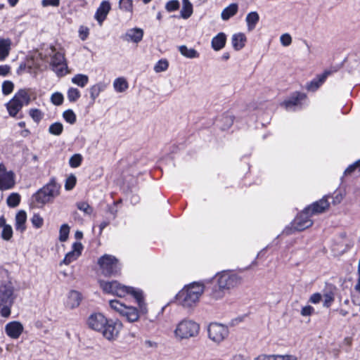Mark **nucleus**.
Listing matches in <instances>:
<instances>
[{
    "mask_svg": "<svg viewBox=\"0 0 360 360\" xmlns=\"http://www.w3.org/2000/svg\"><path fill=\"white\" fill-rule=\"evenodd\" d=\"M99 283L102 290L106 293L112 294L120 297L131 295L136 300L139 311L136 308L127 306L116 300H110L109 302L110 307L125 318L127 321L130 323L137 321L139 319V312L146 314L147 308L143 302L141 290L122 285L116 281H101Z\"/></svg>",
    "mask_w": 360,
    "mask_h": 360,
    "instance_id": "nucleus-1",
    "label": "nucleus"
},
{
    "mask_svg": "<svg viewBox=\"0 0 360 360\" xmlns=\"http://www.w3.org/2000/svg\"><path fill=\"white\" fill-rule=\"evenodd\" d=\"M217 283V289L212 290L211 296L214 300L222 299L226 292L237 287L240 284V278L229 271H222L215 276Z\"/></svg>",
    "mask_w": 360,
    "mask_h": 360,
    "instance_id": "nucleus-2",
    "label": "nucleus"
},
{
    "mask_svg": "<svg viewBox=\"0 0 360 360\" xmlns=\"http://www.w3.org/2000/svg\"><path fill=\"white\" fill-rule=\"evenodd\" d=\"M204 291V286L194 283L183 288L176 296L178 302L185 307L195 304Z\"/></svg>",
    "mask_w": 360,
    "mask_h": 360,
    "instance_id": "nucleus-3",
    "label": "nucleus"
},
{
    "mask_svg": "<svg viewBox=\"0 0 360 360\" xmlns=\"http://www.w3.org/2000/svg\"><path fill=\"white\" fill-rule=\"evenodd\" d=\"M60 185L54 180L39 189L34 195L33 199L38 207H42L46 203L51 202L60 193Z\"/></svg>",
    "mask_w": 360,
    "mask_h": 360,
    "instance_id": "nucleus-4",
    "label": "nucleus"
},
{
    "mask_svg": "<svg viewBox=\"0 0 360 360\" xmlns=\"http://www.w3.org/2000/svg\"><path fill=\"white\" fill-rule=\"evenodd\" d=\"M199 330L200 326L196 322L184 319L177 324L174 330V335L177 339L181 340L197 336Z\"/></svg>",
    "mask_w": 360,
    "mask_h": 360,
    "instance_id": "nucleus-5",
    "label": "nucleus"
},
{
    "mask_svg": "<svg viewBox=\"0 0 360 360\" xmlns=\"http://www.w3.org/2000/svg\"><path fill=\"white\" fill-rule=\"evenodd\" d=\"M30 102V96L25 89L18 91L13 98L6 104V108L10 116L15 117L24 105Z\"/></svg>",
    "mask_w": 360,
    "mask_h": 360,
    "instance_id": "nucleus-6",
    "label": "nucleus"
},
{
    "mask_svg": "<svg viewBox=\"0 0 360 360\" xmlns=\"http://www.w3.org/2000/svg\"><path fill=\"white\" fill-rule=\"evenodd\" d=\"M13 290L11 286L4 285L0 288V313L3 317H8L11 308L13 304Z\"/></svg>",
    "mask_w": 360,
    "mask_h": 360,
    "instance_id": "nucleus-7",
    "label": "nucleus"
},
{
    "mask_svg": "<svg viewBox=\"0 0 360 360\" xmlns=\"http://www.w3.org/2000/svg\"><path fill=\"white\" fill-rule=\"evenodd\" d=\"M209 339L216 344L222 342L229 335V328L221 323H211L207 328Z\"/></svg>",
    "mask_w": 360,
    "mask_h": 360,
    "instance_id": "nucleus-8",
    "label": "nucleus"
},
{
    "mask_svg": "<svg viewBox=\"0 0 360 360\" xmlns=\"http://www.w3.org/2000/svg\"><path fill=\"white\" fill-rule=\"evenodd\" d=\"M51 65L52 66L53 70L58 76H63L65 75L67 72L68 66L64 57V53L59 51H56L54 47H51Z\"/></svg>",
    "mask_w": 360,
    "mask_h": 360,
    "instance_id": "nucleus-9",
    "label": "nucleus"
},
{
    "mask_svg": "<svg viewBox=\"0 0 360 360\" xmlns=\"http://www.w3.org/2000/svg\"><path fill=\"white\" fill-rule=\"evenodd\" d=\"M98 264L105 276H111L117 271V259L114 256L104 255L99 258Z\"/></svg>",
    "mask_w": 360,
    "mask_h": 360,
    "instance_id": "nucleus-10",
    "label": "nucleus"
},
{
    "mask_svg": "<svg viewBox=\"0 0 360 360\" xmlns=\"http://www.w3.org/2000/svg\"><path fill=\"white\" fill-rule=\"evenodd\" d=\"M15 173L12 170L8 171L3 163H0V190H9L15 184Z\"/></svg>",
    "mask_w": 360,
    "mask_h": 360,
    "instance_id": "nucleus-11",
    "label": "nucleus"
},
{
    "mask_svg": "<svg viewBox=\"0 0 360 360\" xmlns=\"http://www.w3.org/2000/svg\"><path fill=\"white\" fill-rule=\"evenodd\" d=\"M122 327V323L119 321L108 320V323L102 330L103 336L108 340L115 339L120 329Z\"/></svg>",
    "mask_w": 360,
    "mask_h": 360,
    "instance_id": "nucleus-12",
    "label": "nucleus"
},
{
    "mask_svg": "<svg viewBox=\"0 0 360 360\" xmlns=\"http://www.w3.org/2000/svg\"><path fill=\"white\" fill-rule=\"evenodd\" d=\"M310 214L307 212L304 209V210L295 219L293 229L296 231H301L311 226L313 221L310 219Z\"/></svg>",
    "mask_w": 360,
    "mask_h": 360,
    "instance_id": "nucleus-13",
    "label": "nucleus"
},
{
    "mask_svg": "<svg viewBox=\"0 0 360 360\" xmlns=\"http://www.w3.org/2000/svg\"><path fill=\"white\" fill-rule=\"evenodd\" d=\"M330 206L328 201L327 197L325 196L320 200L316 201L305 208L307 212H309L310 215L318 214L326 211Z\"/></svg>",
    "mask_w": 360,
    "mask_h": 360,
    "instance_id": "nucleus-14",
    "label": "nucleus"
},
{
    "mask_svg": "<svg viewBox=\"0 0 360 360\" xmlns=\"http://www.w3.org/2000/svg\"><path fill=\"white\" fill-rule=\"evenodd\" d=\"M23 330L22 324L16 321L9 322L5 326L6 335L13 339H18L22 333Z\"/></svg>",
    "mask_w": 360,
    "mask_h": 360,
    "instance_id": "nucleus-15",
    "label": "nucleus"
},
{
    "mask_svg": "<svg viewBox=\"0 0 360 360\" xmlns=\"http://www.w3.org/2000/svg\"><path fill=\"white\" fill-rule=\"evenodd\" d=\"M107 323L108 319L100 313L92 314L88 319L89 326L95 330H102Z\"/></svg>",
    "mask_w": 360,
    "mask_h": 360,
    "instance_id": "nucleus-16",
    "label": "nucleus"
},
{
    "mask_svg": "<svg viewBox=\"0 0 360 360\" xmlns=\"http://www.w3.org/2000/svg\"><path fill=\"white\" fill-rule=\"evenodd\" d=\"M143 36V30L136 27L128 30L121 38L125 41L138 44L142 40Z\"/></svg>",
    "mask_w": 360,
    "mask_h": 360,
    "instance_id": "nucleus-17",
    "label": "nucleus"
},
{
    "mask_svg": "<svg viewBox=\"0 0 360 360\" xmlns=\"http://www.w3.org/2000/svg\"><path fill=\"white\" fill-rule=\"evenodd\" d=\"M82 249L83 246L81 243H75L72 245V250L65 255V258L60 262V265L63 264L68 265L75 261L80 256Z\"/></svg>",
    "mask_w": 360,
    "mask_h": 360,
    "instance_id": "nucleus-18",
    "label": "nucleus"
},
{
    "mask_svg": "<svg viewBox=\"0 0 360 360\" xmlns=\"http://www.w3.org/2000/svg\"><path fill=\"white\" fill-rule=\"evenodd\" d=\"M82 299L83 297L79 291L72 290L68 295L66 307L71 309H75L80 305Z\"/></svg>",
    "mask_w": 360,
    "mask_h": 360,
    "instance_id": "nucleus-19",
    "label": "nucleus"
},
{
    "mask_svg": "<svg viewBox=\"0 0 360 360\" xmlns=\"http://www.w3.org/2000/svg\"><path fill=\"white\" fill-rule=\"evenodd\" d=\"M110 10V4L109 1H103L98 8L95 15V18L97 20L100 25H101L103 20L106 18Z\"/></svg>",
    "mask_w": 360,
    "mask_h": 360,
    "instance_id": "nucleus-20",
    "label": "nucleus"
},
{
    "mask_svg": "<svg viewBox=\"0 0 360 360\" xmlns=\"http://www.w3.org/2000/svg\"><path fill=\"white\" fill-rule=\"evenodd\" d=\"M11 46L10 39L0 38V61L4 60L9 55Z\"/></svg>",
    "mask_w": 360,
    "mask_h": 360,
    "instance_id": "nucleus-21",
    "label": "nucleus"
},
{
    "mask_svg": "<svg viewBox=\"0 0 360 360\" xmlns=\"http://www.w3.org/2000/svg\"><path fill=\"white\" fill-rule=\"evenodd\" d=\"M27 214L24 210L19 211L15 215V229L22 233L26 229Z\"/></svg>",
    "mask_w": 360,
    "mask_h": 360,
    "instance_id": "nucleus-22",
    "label": "nucleus"
},
{
    "mask_svg": "<svg viewBox=\"0 0 360 360\" xmlns=\"http://www.w3.org/2000/svg\"><path fill=\"white\" fill-rule=\"evenodd\" d=\"M338 243L340 244V248L337 250L341 252L347 251L354 245L353 240L350 238L347 237L345 233L340 234V241Z\"/></svg>",
    "mask_w": 360,
    "mask_h": 360,
    "instance_id": "nucleus-23",
    "label": "nucleus"
},
{
    "mask_svg": "<svg viewBox=\"0 0 360 360\" xmlns=\"http://www.w3.org/2000/svg\"><path fill=\"white\" fill-rule=\"evenodd\" d=\"M226 41V34L223 32L219 33L212 40V47L214 51H219L225 46Z\"/></svg>",
    "mask_w": 360,
    "mask_h": 360,
    "instance_id": "nucleus-24",
    "label": "nucleus"
},
{
    "mask_svg": "<svg viewBox=\"0 0 360 360\" xmlns=\"http://www.w3.org/2000/svg\"><path fill=\"white\" fill-rule=\"evenodd\" d=\"M304 98L305 94L297 92L294 94L288 100L285 101L283 104L285 108L289 109L293 106L299 105L300 101Z\"/></svg>",
    "mask_w": 360,
    "mask_h": 360,
    "instance_id": "nucleus-25",
    "label": "nucleus"
},
{
    "mask_svg": "<svg viewBox=\"0 0 360 360\" xmlns=\"http://www.w3.org/2000/svg\"><path fill=\"white\" fill-rule=\"evenodd\" d=\"M232 45L235 50H240L245 46L246 37L243 33L235 34L232 37Z\"/></svg>",
    "mask_w": 360,
    "mask_h": 360,
    "instance_id": "nucleus-26",
    "label": "nucleus"
},
{
    "mask_svg": "<svg viewBox=\"0 0 360 360\" xmlns=\"http://www.w3.org/2000/svg\"><path fill=\"white\" fill-rule=\"evenodd\" d=\"M238 10L237 4L233 3L226 7L221 12V17L224 20H228L230 18L235 15Z\"/></svg>",
    "mask_w": 360,
    "mask_h": 360,
    "instance_id": "nucleus-27",
    "label": "nucleus"
},
{
    "mask_svg": "<svg viewBox=\"0 0 360 360\" xmlns=\"http://www.w3.org/2000/svg\"><path fill=\"white\" fill-rule=\"evenodd\" d=\"M259 20V14L256 11H252L249 13L245 18V21L249 31L253 30Z\"/></svg>",
    "mask_w": 360,
    "mask_h": 360,
    "instance_id": "nucleus-28",
    "label": "nucleus"
},
{
    "mask_svg": "<svg viewBox=\"0 0 360 360\" xmlns=\"http://www.w3.org/2000/svg\"><path fill=\"white\" fill-rule=\"evenodd\" d=\"M329 75V72H325L316 79L312 80L307 86V89L310 91H316L326 80Z\"/></svg>",
    "mask_w": 360,
    "mask_h": 360,
    "instance_id": "nucleus-29",
    "label": "nucleus"
},
{
    "mask_svg": "<svg viewBox=\"0 0 360 360\" xmlns=\"http://www.w3.org/2000/svg\"><path fill=\"white\" fill-rule=\"evenodd\" d=\"M193 14V5L189 0H182V8L181 16L184 19H188Z\"/></svg>",
    "mask_w": 360,
    "mask_h": 360,
    "instance_id": "nucleus-30",
    "label": "nucleus"
},
{
    "mask_svg": "<svg viewBox=\"0 0 360 360\" xmlns=\"http://www.w3.org/2000/svg\"><path fill=\"white\" fill-rule=\"evenodd\" d=\"M113 87L117 92L121 93L126 91L129 84L127 79L124 77H118L113 82Z\"/></svg>",
    "mask_w": 360,
    "mask_h": 360,
    "instance_id": "nucleus-31",
    "label": "nucleus"
},
{
    "mask_svg": "<svg viewBox=\"0 0 360 360\" xmlns=\"http://www.w3.org/2000/svg\"><path fill=\"white\" fill-rule=\"evenodd\" d=\"M179 50L181 55L188 58H195L199 57V53L195 49L192 48L189 49L185 45L179 46Z\"/></svg>",
    "mask_w": 360,
    "mask_h": 360,
    "instance_id": "nucleus-32",
    "label": "nucleus"
},
{
    "mask_svg": "<svg viewBox=\"0 0 360 360\" xmlns=\"http://www.w3.org/2000/svg\"><path fill=\"white\" fill-rule=\"evenodd\" d=\"M105 88V84L103 83H98L90 88V97L93 101L96 100L100 93L103 91Z\"/></svg>",
    "mask_w": 360,
    "mask_h": 360,
    "instance_id": "nucleus-33",
    "label": "nucleus"
},
{
    "mask_svg": "<svg viewBox=\"0 0 360 360\" xmlns=\"http://www.w3.org/2000/svg\"><path fill=\"white\" fill-rule=\"evenodd\" d=\"M72 82L80 87H84L89 82V77L83 74H77L72 78Z\"/></svg>",
    "mask_w": 360,
    "mask_h": 360,
    "instance_id": "nucleus-34",
    "label": "nucleus"
},
{
    "mask_svg": "<svg viewBox=\"0 0 360 360\" xmlns=\"http://www.w3.org/2000/svg\"><path fill=\"white\" fill-rule=\"evenodd\" d=\"M20 202V195L17 193H12L6 200L7 205L10 207H17Z\"/></svg>",
    "mask_w": 360,
    "mask_h": 360,
    "instance_id": "nucleus-35",
    "label": "nucleus"
},
{
    "mask_svg": "<svg viewBox=\"0 0 360 360\" xmlns=\"http://www.w3.org/2000/svg\"><path fill=\"white\" fill-rule=\"evenodd\" d=\"M63 131V126L60 122H55L49 126V132L55 136H59Z\"/></svg>",
    "mask_w": 360,
    "mask_h": 360,
    "instance_id": "nucleus-36",
    "label": "nucleus"
},
{
    "mask_svg": "<svg viewBox=\"0 0 360 360\" xmlns=\"http://www.w3.org/2000/svg\"><path fill=\"white\" fill-rule=\"evenodd\" d=\"M3 228L1 232V238L5 240H9L13 236V229L10 225L4 222V225L1 226Z\"/></svg>",
    "mask_w": 360,
    "mask_h": 360,
    "instance_id": "nucleus-37",
    "label": "nucleus"
},
{
    "mask_svg": "<svg viewBox=\"0 0 360 360\" xmlns=\"http://www.w3.org/2000/svg\"><path fill=\"white\" fill-rule=\"evenodd\" d=\"M70 233V227L68 224H65L60 226L59 231V240L65 242L68 240Z\"/></svg>",
    "mask_w": 360,
    "mask_h": 360,
    "instance_id": "nucleus-38",
    "label": "nucleus"
},
{
    "mask_svg": "<svg viewBox=\"0 0 360 360\" xmlns=\"http://www.w3.org/2000/svg\"><path fill=\"white\" fill-rule=\"evenodd\" d=\"M29 115L36 122H39L43 118L44 115L43 112L37 108L30 109L29 111Z\"/></svg>",
    "mask_w": 360,
    "mask_h": 360,
    "instance_id": "nucleus-39",
    "label": "nucleus"
},
{
    "mask_svg": "<svg viewBox=\"0 0 360 360\" xmlns=\"http://www.w3.org/2000/svg\"><path fill=\"white\" fill-rule=\"evenodd\" d=\"M80 97V92L77 89L70 88L68 91V98L70 102L76 101Z\"/></svg>",
    "mask_w": 360,
    "mask_h": 360,
    "instance_id": "nucleus-40",
    "label": "nucleus"
},
{
    "mask_svg": "<svg viewBox=\"0 0 360 360\" xmlns=\"http://www.w3.org/2000/svg\"><path fill=\"white\" fill-rule=\"evenodd\" d=\"M169 66L168 61L167 60H160L154 66V70L155 72H161L165 71Z\"/></svg>",
    "mask_w": 360,
    "mask_h": 360,
    "instance_id": "nucleus-41",
    "label": "nucleus"
},
{
    "mask_svg": "<svg viewBox=\"0 0 360 360\" xmlns=\"http://www.w3.org/2000/svg\"><path fill=\"white\" fill-rule=\"evenodd\" d=\"M82 161V155L80 154H75L70 158L69 164L70 167L75 168L81 165Z\"/></svg>",
    "mask_w": 360,
    "mask_h": 360,
    "instance_id": "nucleus-42",
    "label": "nucleus"
},
{
    "mask_svg": "<svg viewBox=\"0 0 360 360\" xmlns=\"http://www.w3.org/2000/svg\"><path fill=\"white\" fill-rule=\"evenodd\" d=\"M77 208L86 214H91L93 212V208L86 202H79L77 203Z\"/></svg>",
    "mask_w": 360,
    "mask_h": 360,
    "instance_id": "nucleus-43",
    "label": "nucleus"
},
{
    "mask_svg": "<svg viewBox=\"0 0 360 360\" xmlns=\"http://www.w3.org/2000/svg\"><path fill=\"white\" fill-rule=\"evenodd\" d=\"M120 8L125 11L131 12L133 8L132 0H120Z\"/></svg>",
    "mask_w": 360,
    "mask_h": 360,
    "instance_id": "nucleus-44",
    "label": "nucleus"
},
{
    "mask_svg": "<svg viewBox=\"0 0 360 360\" xmlns=\"http://www.w3.org/2000/svg\"><path fill=\"white\" fill-rule=\"evenodd\" d=\"M76 181H77L76 176L73 174L70 175L65 181V189L67 191L72 190L75 187V186L76 184Z\"/></svg>",
    "mask_w": 360,
    "mask_h": 360,
    "instance_id": "nucleus-45",
    "label": "nucleus"
},
{
    "mask_svg": "<svg viewBox=\"0 0 360 360\" xmlns=\"http://www.w3.org/2000/svg\"><path fill=\"white\" fill-rule=\"evenodd\" d=\"M63 118L70 124L76 122V115L72 110H68L63 112Z\"/></svg>",
    "mask_w": 360,
    "mask_h": 360,
    "instance_id": "nucleus-46",
    "label": "nucleus"
},
{
    "mask_svg": "<svg viewBox=\"0 0 360 360\" xmlns=\"http://www.w3.org/2000/svg\"><path fill=\"white\" fill-rule=\"evenodd\" d=\"M179 8V2L178 0L169 1L165 5V9L168 12H172L178 10Z\"/></svg>",
    "mask_w": 360,
    "mask_h": 360,
    "instance_id": "nucleus-47",
    "label": "nucleus"
},
{
    "mask_svg": "<svg viewBox=\"0 0 360 360\" xmlns=\"http://www.w3.org/2000/svg\"><path fill=\"white\" fill-rule=\"evenodd\" d=\"M31 221L34 227L39 229L43 226L44 219L39 214H35L32 216Z\"/></svg>",
    "mask_w": 360,
    "mask_h": 360,
    "instance_id": "nucleus-48",
    "label": "nucleus"
},
{
    "mask_svg": "<svg viewBox=\"0 0 360 360\" xmlns=\"http://www.w3.org/2000/svg\"><path fill=\"white\" fill-rule=\"evenodd\" d=\"M14 88V85L11 81H5L2 84V92L4 95L11 94Z\"/></svg>",
    "mask_w": 360,
    "mask_h": 360,
    "instance_id": "nucleus-49",
    "label": "nucleus"
},
{
    "mask_svg": "<svg viewBox=\"0 0 360 360\" xmlns=\"http://www.w3.org/2000/svg\"><path fill=\"white\" fill-rule=\"evenodd\" d=\"M323 306L326 307H329L331 305L332 302L334 301V295L331 292L325 293L323 296Z\"/></svg>",
    "mask_w": 360,
    "mask_h": 360,
    "instance_id": "nucleus-50",
    "label": "nucleus"
},
{
    "mask_svg": "<svg viewBox=\"0 0 360 360\" xmlns=\"http://www.w3.org/2000/svg\"><path fill=\"white\" fill-rule=\"evenodd\" d=\"M273 360H297V357L292 354H272Z\"/></svg>",
    "mask_w": 360,
    "mask_h": 360,
    "instance_id": "nucleus-51",
    "label": "nucleus"
},
{
    "mask_svg": "<svg viewBox=\"0 0 360 360\" xmlns=\"http://www.w3.org/2000/svg\"><path fill=\"white\" fill-rule=\"evenodd\" d=\"M281 43L284 46H288L292 43V37L289 34H283L280 37Z\"/></svg>",
    "mask_w": 360,
    "mask_h": 360,
    "instance_id": "nucleus-52",
    "label": "nucleus"
},
{
    "mask_svg": "<svg viewBox=\"0 0 360 360\" xmlns=\"http://www.w3.org/2000/svg\"><path fill=\"white\" fill-rule=\"evenodd\" d=\"M51 101L53 104L59 105L62 104L63 101V96L60 93H54L51 96Z\"/></svg>",
    "mask_w": 360,
    "mask_h": 360,
    "instance_id": "nucleus-53",
    "label": "nucleus"
},
{
    "mask_svg": "<svg viewBox=\"0 0 360 360\" xmlns=\"http://www.w3.org/2000/svg\"><path fill=\"white\" fill-rule=\"evenodd\" d=\"M358 167H360V160L354 162V164L349 165L345 170V174H352Z\"/></svg>",
    "mask_w": 360,
    "mask_h": 360,
    "instance_id": "nucleus-54",
    "label": "nucleus"
},
{
    "mask_svg": "<svg viewBox=\"0 0 360 360\" xmlns=\"http://www.w3.org/2000/svg\"><path fill=\"white\" fill-rule=\"evenodd\" d=\"M314 309L311 306H305L301 310V314L304 316H310L313 314Z\"/></svg>",
    "mask_w": 360,
    "mask_h": 360,
    "instance_id": "nucleus-55",
    "label": "nucleus"
},
{
    "mask_svg": "<svg viewBox=\"0 0 360 360\" xmlns=\"http://www.w3.org/2000/svg\"><path fill=\"white\" fill-rule=\"evenodd\" d=\"M42 5L43 6H58L59 5V0H43Z\"/></svg>",
    "mask_w": 360,
    "mask_h": 360,
    "instance_id": "nucleus-56",
    "label": "nucleus"
},
{
    "mask_svg": "<svg viewBox=\"0 0 360 360\" xmlns=\"http://www.w3.org/2000/svg\"><path fill=\"white\" fill-rule=\"evenodd\" d=\"M322 300V296L319 293H314L310 297V302L314 304L319 303Z\"/></svg>",
    "mask_w": 360,
    "mask_h": 360,
    "instance_id": "nucleus-57",
    "label": "nucleus"
},
{
    "mask_svg": "<svg viewBox=\"0 0 360 360\" xmlns=\"http://www.w3.org/2000/svg\"><path fill=\"white\" fill-rule=\"evenodd\" d=\"M144 346L146 348L156 349L158 347V343L150 340H146L144 342Z\"/></svg>",
    "mask_w": 360,
    "mask_h": 360,
    "instance_id": "nucleus-58",
    "label": "nucleus"
},
{
    "mask_svg": "<svg viewBox=\"0 0 360 360\" xmlns=\"http://www.w3.org/2000/svg\"><path fill=\"white\" fill-rule=\"evenodd\" d=\"M11 68L10 66L5 65H0V76H6L10 72Z\"/></svg>",
    "mask_w": 360,
    "mask_h": 360,
    "instance_id": "nucleus-59",
    "label": "nucleus"
},
{
    "mask_svg": "<svg viewBox=\"0 0 360 360\" xmlns=\"http://www.w3.org/2000/svg\"><path fill=\"white\" fill-rule=\"evenodd\" d=\"M254 360H273L272 354H260L255 357Z\"/></svg>",
    "mask_w": 360,
    "mask_h": 360,
    "instance_id": "nucleus-60",
    "label": "nucleus"
},
{
    "mask_svg": "<svg viewBox=\"0 0 360 360\" xmlns=\"http://www.w3.org/2000/svg\"><path fill=\"white\" fill-rule=\"evenodd\" d=\"M358 274H359V278L357 280V283L355 285V290L360 292V259H359V266H358Z\"/></svg>",
    "mask_w": 360,
    "mask_h": 360,
    "instance_id": "nucleus-61",
    "label": "nucleus"
},
{
    "mask_svg": "<svg viewBox=\"0 0 360 360\" xmlns=\"http://www.w3.org/2000/svg\"><path fill=\"white\" fill-rule=\"evenodd\" d=\"M75 237L76 239L77 240H80L83 237V233L82 231H77L75 233Z\"/></svg>",
    "mask_w": 360,
    "mask_h": 360,
    "instance_id": "nucleus-62",
    "label": "nucleus"
},
{
    "mask_svg": "<svg viewBox=\"0 0 360 360\" xmlns=\"http://www.w3.org/2000/svg\"><path fill=\"white\" fill-rule=\"evenodd\" d=\"M87 34H88L87 29L84 32V31H80V34L83 35V36L81 37L82 40H84L86 39V37H87Z\"/></svg>",
    "mask_w": 360,
    "mask_h": 360,
    "instance_id": "nucleus-63",
    "label": "nucleus"
},
{
    "mask_svg": "<svg viewBox=\"0 0 360 360\" xmlns=\"http://www.w3.org/2000/svg\"><path fill=\"white\" fill-rule=\"evenodd\" d=\"M233 360H244L243 356L241 354H238L233 356Z\"/></svg>",
    "mask_w": 360,
    "mask_h": 360,
    "instance_id": "nucleus-64",
    "label": "nucleus"
}]
</instances>
